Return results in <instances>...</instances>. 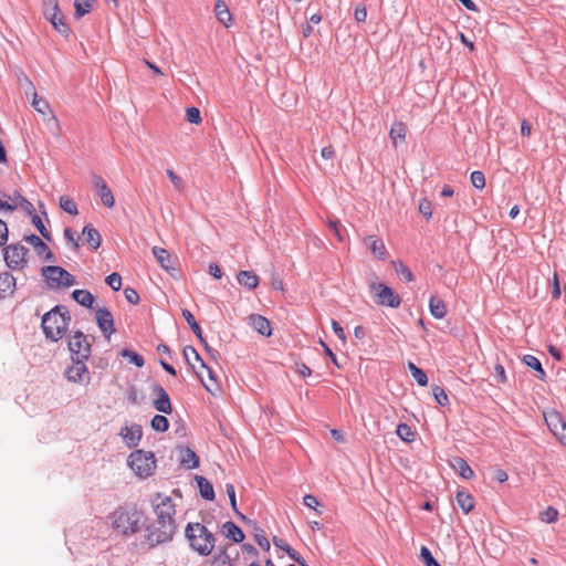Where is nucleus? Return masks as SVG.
Wrapping results in <instances>:
<instances>
[{
    "instance_id": "bb28decb",
    "label": "nucleus",
    "mask_w": 566,
    "mask_h": 566,
    "mask_svg": "<svg viewBox=\"0 0 566 566\" xmlns=\"http://www.w3.org/2000/svg\"><path fill=\"white\" fill-rule=\"evenodd\" d=\"M72 298L86 308H93L95 303L94 295L87 290H74L71 294Z\"/></svg>"
},
{
    "instance_id": "c756f323",
    "label": "nucleus",
    "mask_w": 566,
    "mask_h": 566,
    "mask_svg": "<svg viewBox=\"0 0 566 566\" xmlns=\"http://www.w3.org/2000/svg\"><path fill=\"white\" fill-rule=\"evenodd\" d=\"M457 503L461 507L464 514L470 513L474 507V500L472 495L464 490L457 492Z\"/></svg>"
},
{
    "instance_id": "ddd939ff",
    "label": "nucleus",
    "mask_w": 566,
    "mask_h": 566,
    "mask_svg": "<svg viewBox=\"0 0 566 566\" xmlns=\"http://www.w3.org/2000/svg\"><path fill=\"white\" fill-rule=\"evenodd\" d=\"M93 186H94L95 191L99 196L102 203L106 208H113L115 205V199H114L112 190L109 189V187L107 186L105 180L101 176L94 175L93 176Z\"/></svg>"
},
{
    "instance_id": "f257e3e1",
    "label": "nucleus",
    "mask_w": 566,
    "mask_h": 566,
    "mask_svg": "<svg viewBox=\"0 0 566 566\" xmlns=\"http://www.w3.org/2000/svg\"><path fill=\"white\" fill-rule=\"evenodd\" d=\"M156 520L146 527V542L150 547L172 541L177 531L175 504L170 496L156 494L151 500Z\"/></svg>"
},
{
    "instance_id": "c9c22d12",
    "label": "nucleus",
    "mask_w": 566,
    "mask_h": 566,
    "mask_svg": "<svg viewBox=\"0 0 566 566\" xmlns=\"http://www.w3.org/2000/svg\"><path fill=\"white\" fill-rule=\"evenodd\" d=\"M226 492L229 496L230 505H231L232 510L234 511V513L237 514V516L243 522L248 521V517L238 510L235 490H234V485L232 483L226 484Z\"/></svg>"
},
{
    "instance_id": "a878e982",
    "label": "nucleus",
    "mask_w": 566,
    "mask_h": 566,
    "mask_svg": "<svg viewBox=\"0 0 566 566\" xmlns=\"http://www.w3.org/2000/svg\"><path fill=\"white\" fill-rule=\"evenodd\" d=\"M82 233L86 238V242L92 250L95 251L101 247L102 237L97 229H95L92 224L84 226Z\"/></svg>"
},
{
    "instance_id": "393cba45",
    "label": "nucleus",
    "mask_w": 566,
    "mask_h": 566,
    "mask_svg": "<svg viewBox=\"0 0 566 566\" xmlns=\"http://www.w3.org/2000/svg\"><path fill=\"white\" fill-rule=\"evenodd\" d=\"M195 481L197 482L201 497L206 501H213L216 494L212 484L202 475H196Z\"/></svg>"
},
{
    "instance_id": "aec40b11",
    "label": "nucleus",
    "mask_w": 566,
    "mask_h": 566,
    "mask_svg": "<svg viewBox=\"0 0 566 566\" xmlns=\"http://www.w3.org/2000/svg\"><path fill=\"white\" fill-rule=\"evenodd\" d=\"M153 254L156 258L157 262L160 264V266L164 270H166L168 273L174 275L172 272H175L176 269L170 263V259H171L170 253L164 248L154 247Z\"/></svg>"
},
{
    "instance_id": "4d7b16f0",
    "label": "nucleus",
    "mask_w": 566,
    "mask_h": 566,
    "mask_svg": "<svg viewBox=\"0 0 566 566\" xmlns=\"http://www.w3.org/2000/svg\"><path fill=\"white\" fill-rule=\"evenodd\" d=\"M166 174L170 181L172 182L175 189L178 191H182L185 188L184 180L178 175H176L172 169H167Z\"/></svg>"
},
{
    "instance_id": "0eeeda50",
    "label": "nucleus",
    "mask_w": 566,
    "mask_h": 566,
    "mask_svg": "<svg viewBox=\"0 0 566 566\" xmlns=\"http://www.w3.org/2000/svg\"><path fill=\"white\" fill-rule=\"evenodd\" d=\"M28 248L20 243L9 244L3 249V258L8 268L21 270L27 264Z\"/></svg>"
},
{
    "instance_id": "5701e85b",
    "label": "nucleus",
    "mask_w": 566,
    "mask_h": 566,
    "mask_svg": "<svg viewBox=\"0 0 566 566\" xmlns=\"http://www.w3.org/2000/svg\"><path fill=\"white\" fill-rule=\"evenodd\" d=\"M451 467L461 478L465 480H471L474 476V471L471 469L468 462L461 457L453 458Z\"/></svg>"
},
{
    "instance_id": "de8ad7c7",
    "label": "nucleus",
    "mask_w": 566,
    "mask_h": 566,
    "mask_svg": "<svg viewBox=\"0 0 566 566\" xmlns=\"http://www.w3.org/2000/svg\"><path fill=\"white\" fill-rule=\"evenodd\" d=\"M420 559L424 566H441L433 557L431 551L424 545H422L420 548Z\"/></svg>"
},
{
    "instance_id": "680f3d73",
    "label": "nucleus",
    "mask_w": 566,
    "mask_h": 566,
    "mask_svg": "<svg viewBox=\"0 0 566 566\" xmlns=\"http://www.w3.org/2000/svg\"><path fill=\"white\" fill-rule=\"evenodd\" d=\"M124 296L126 298V301L130 304H138L139 303V295L137 293V291L133 287H126L124 290Z\"/></svg>"
},
{
    "instance_id": "423d86ee",
    "label": "nucleus",
    "mask_w": 566,
    "mask_h": 566,
    "mask_svg": "<svg viewBox=\"0 0 566 566\" xmlns=\"http://www.w3.org/2000/svg\"><path fill=\"white\" fill-rule=\"evenodd\" d=\"M41 272L48 282V286L51 290L61 286L70 287L76 283L75 276L67 272L64 268L59 265L43 266Z\"/></svg>"
},
{
    "instance_id": "37998d69",
    "label": "nucleus",
    "mask_w": 566,
    "mask_h": 566,
    "mask_svg": "<svg viewBox=\"0 0 566 566\" xmlns=\"http://www.w3.org/2000/svg\"><path fill=\"white\" fill-rule=\"evenodd\" d=\"M396 433L405 442H412L415 440V432L407 423H399Z\"/></svg>"
},
{
    "instance_id": "09e8293b",
    "label": "nucleus",
    "mask_w": 566,
    "mask_h": 566,
    "mask_svg": "<svg viewBox=\"0 0 566 566\" xmlns=\"http://www.w3.org/2000/svg\"><path fill=\"white\" fill-rule=\"evenodd\" d=\"M32 223L33 226L36 228V230L40 232V234L46 240V241H52V235L51 233L48 231V229L45 228L44 223L42 222L41 218L35 214V213H32Z\"/></svg>"
},
{
    "instance_id": "f3484780",
    "label": "nucleus",
    "mask_w": 566,
    "mask_h": 566,
    "mask_svg": "<svg viewBox=\"0 0 566 566\" xmlns=\"http://www.w3.org/2000/svg\"><path fill=\"white\" fill-rule=\"evenodd\" d=\"M222 534L233 543H242L244 541L243 531L232 521H227L221 526Z\"/></svg>"
},
{
    "instance_id": "6ab92c4d",
    "label": "nucleus",
    "mask_w": 566,
    "mask_h": 566,
    "mask_svg": "<svg viewBox=\"0 0 566 566\" xmlns=\"http://www.w3.org/2000/svg\"><path fill=\"white\" fill-rule=\"evenodd\" d=\"M250 324L258 333L263 336H270L272 334L270 321L262 315L252 314L250 316Z\"/></svg>"
},
{
    "instance_id": "c85d7f7f",
    "label": "nucleus",
    "mask_w": 566,
    "mask_h": 566,
    "mask_svg": "<svg viewBox=\"0 0 566 566\" xmlns=\"http://www.w3.org/2000/svg\"><path fill=\"white\" fill-rule=\"evenodd\" d=\"M214 14L220 23H222L226 27L230 25V22L232 21V15L223 0H218L216 2Z\"/></svg>"
},
{
    "instance_id": "4468645a",
    "label": "nucleus",
    "mask_w": 566,
    "mask_h": 566,
    "mask_svg": "<svg viewBox=\"0 0 566 566\" xmlns=\"http://www.w3.org/2000/svg\"><path fill=\"white\" fill-rule=\"evenodd\" d=\"M119 436L124 439L128 448H136L143 438V428L140 424L134 423L130 427H123Z\"/></svg>"
},
{
    "instance_id": "39448f33",
    "label": "nucleus",
    "mask_w": 566,
    "mask_h": 566,
    "mask_svg": "<svg viewBox=\"0 0 566 566\" xmlns=\"http://www.w3.org/2000/svg\"><path fill=\"white\" fill-rule=\"evenodd\" d=\"M128 465L140 478H147L156 469L155 455L151 451L135 450L128 457Z\"/></svg>"
},
{
    "instance_id": "13d9d810",
    "label": "nucleus",
    "mask_w": 566,
    "mask_h": 566,
    "mask_svg": "<svg viewBox=\"0 0 566 566\" xmlns=\"http://www.w3.org/2000/svg\"><path fill=\"white\" fill-rule=\"evenodd\" d=\"M284 552L289 555V557L292 560L297 563L300 566H308L305 559L292 546H286Z\"/></svg>"
},
{
    "instance_id": "0e129e2a",
    "label": "nucleus",
    "mask_w": 566,
    "mask_h": 566,
    "mask_svg": "<svg viewBox=\"0 0 566 566\" xmlns=\"http://www.w3.org/2000/svg\"><path fill=\"white\" fill-rule=\"evenodd\" d=\"M355 20L358 23L365 22L367 18V10L365 6H357L354 12Z\"/></svg>"
},
{
    "instance_id": "20e7f679",
    "label": "nucleus",
    "mask_w": 566,
    "mask_h": 566,
    "mask_svg": "<svg viewBox=\"0 0 566 566\" xmlns=\"http://www.w3.org/2000/svg\"><path fill=\"white\" fill-rule=\"evenodd\" d=\"M185 537L190 548L200 556L207 557L214 549L216 536L201 523H188Z\"/></svg>"
},
{
    "instance_id": "dca6fc26",
    "label": "nucleus",
    "mask_w": 566,
    "mask_h": 566,
    "mask_svg": "<svg viewBox=\"0 0 566 566\" xmlns=\"http://www.w3.org/2000/svg\"><path fill=\"white\" fill-rule=\"evenodd\" d=\"M180 458L179 463L185 469H196L200 464V459L198 454L190 448H179Z\"/></svg>"
},
{
    "instance_id": "8fccbe9b",
    "label": "nucleus",
    "mask_w": 566,
    "mask_h": 566,
    "mask_svg": "<svg viewBox=\"0 0 566 566\" xmlns=\"http://www.w3.org/2000/svg\"><path fill=\"white\" fill-rule=\"evenodd\" d=\"M558 518V511L554 506H548L545 511L539 513V520L542 522L552 524Z\"/></svg>"
},
{
    "instance_id": "7c9ffc66",
    "label": "nucleus",
    "mask_w": 566,
    "mask_h": 566,
    "mask_svg": "<svg viewBox=\"0 0 566 566\" xmlns=\"http://www.w3.org/2000/svg\"><path fill=\"white\" fill-rule=\"evenodd\" d=\"M245 523L248 524H251L255 531V534H254V539L255 542L258 543V545L264 549V551H270L271 548V544H270V541L268 539V537L265 536L264 532L262 528H260L258 526V523L256 522H253L251 520L248 518V521H245Z\"/></svg>"
},
{
    "instance_id": "2eb2a0df",
    "label": "nucleus",
    "mask_w": 566,
    "mask_h": 566,
    "mask_svg": "<svg viewBox=\"0 0 566 566\" xmlns=\"http://www.w3.org/2000/svg\"><path fill=\"white\" fill-rule=\"evenodd\" d=\"M546 421L551 431L558 439V441L566 446V422L562 420L560 415L555 412L551 415L549 419L546 418Z\"/></svg>"
},
{
    "instance_id": "79ce46f5",
    "label": "nucleus",
    "mask_w": 566,
    "mask_h": 566,
    "mask_svg": "<svg viewBox=\"0 0 566 566\" xmlns=\"http://www.w3.org/2000/svg\"><path fill=\"white\" fill-rule=\"evenodd\" d=\"M328 227L333 231L334 235L337 238L339 242H344L346 239V229L342 226L340 221L337 219H329Z\"/></svg>"
},
{
    "instance_id": "e2e57ef3",
    "label": "nucleus",
    "mask_w": 566,
    "mask_h": 566,
    "mask_svg": "<svg viewBox=\"0 0 566 566\" xmlns=\"http://www.w3.org/2000/svg\"><path fill=\"white\" fill-rule=\"evenodd\" d=\"M64 238L72 244L73 250L78 249V239L75 238V232L71 228L64 229Z\"/></svg>"
},
{
    "instance_id": "49530a36",
    "label": "nucleus",
    "mask_w": 566,
    "mask_h": 566,
    "mask_svg": "<svg viewBox=\"0 0 566 566\" xmlns=\"http://www.w3.org/2000/svg\"><path fill=\"white\" fill-rule=\"evenodd\" d=\"M390 138L395 144H397L398 140L405 142L406 126L402 123L395 124L390 129Z\"/></svg>"
},
{
    "instance_id": "7ed1b4c3",
    "label": "nucleus",
    "mask_w": 566,
    "mask_h": 566,
    "mask_svg": "<svg viewBox=\"0 0 566 566\" xmlns=\"http://www.w3.org/2000/svg\"><path fill=\"white\" fill-rule=\"evenodd\" d=\"M71 314L66 306L55 305L42 317L41 327L45 337L52 342L60 340L69 329Z\"/></svg>"
},
{
    "instance_id": "9b49d317",
    "label": "nucleus",
    "mask_w": 566,
    "mask_h": 566,
    "mask_svg": "<svg viewBox=\"0 0 566 566\" xmlns=\"http://www.w3.org/2000/svg\"><path fill=\"white\" fill-rule=\"evenodd\" d=\"M95 319L105 338L109 339L112 334L116 331L111 311L106 307H98L95 313Z\"/></svg>"
},
{
    "instance_id": "5fc2aeb1",
    "label": "nucleus",
    "mask_w": 566,
    "mask_h": 566,
    "mask_svg": "<svg viewBox=\"0 0 566 566\" xmlns=\"http://www.w3.org/2000/svg\"><path fill=\"white\" fill-rule=\"evenodd\" d=\"M186 117H187V120L189 123L196 124V125H198L202 120L201 119L200 111L197 107H189V108H187Z\"/></svg>"
},
{
    "instance_id": "72a5a7b5",
    "label": "nucleus",
    "mask_w": 566,
    "mask_h": 566,
    "mask_svg": "<svg viewBox=\"0 0 566 566\" xmlns=\"http://www.w3.org/2000/svg\"><path fill=\"white\" fill-rule=\"evenodd\" d=\"M95 1L96 0H74L75 18L81 19L90 13Z\"/></svg>"
},
{
    "instance_id": "a18cd8bd",
    "label": "nucleus",
    "mask_w": 566,
    "mask_h": 566,
    "mask_svg": "<svg viewBox=\"0 0 566 566\" xmlns=\"http://www.w3.org/2000/svg\"><path fill=\"white\" fill-rule=\"evenodd\" d=\"M60 207L65 212L72 214V216H76L78 213L77 206H76L75 201L70 197L62 196L60 198Z\"/></svg>"
},
{
    "instance_id": "b1692460",
    "label": "nucleus",
    "mask_w": 566,
    "mask_h": 566,
    "mask_svg": "<svg viewBox=\"0 0 566 566\" xmlns=\"http://www.w3.org/2000/svg\"><path fill=\"white\" fill-rule=\"evenodd\" d=\"M237 280L240 285L247 287L250 291L256 289L259 285V276L252 271H240L237 274Z\"/></svg>"
},
{
    "instance_id": "052dcab7",
    "label": "nucleus",
    "mask_w": 566,
    "mask_h": 566,
    "mask_svg": "<svg viewBox=\"0 0 566 566\" xmlns=\"http://www.w3.org/2000/svg\"><path fill=\"white\" fill-rule=\"evenodd\" d=\"M397 273L406 282H411L415 280V276H413L411 270L403 263H400L399 268L397 269Z\"/></svg>"
},
{
    "instance_id": "4c0bfd02",
    "label": "nucleus",
    "mask_w": 566,
    "mask_h": 566,
    "mask_svg": "<svg viewBox=\"0 0 566 566\" xmlns=\"http://www.w3.org/2000/svg\"><path fill=\"white\" fill-rule=\"evenodd\" d=\"M32 106L35 108L36 112L41 113L43 116L50 115V119H53L56 123L55 116L50 111V105L46 101L38 98L36 94L34 95Z\"/></svg>"
},
{
    "instance_id": "cd10ccee",
    "label": "nucleus",
    "mask_w": 566,
    "mask_h": 566,
    "mask_svg": "<svg viewBox=\"0 0 566 566\" xmlns=\"http://www.w3.org/2000/svg\"><path fill=\"white\" fill-rule=\"evenodd\" d=\"M429 311L434 318L442 319L447 315V305L437 296H431L429 300Z\"/></svg>"
},
{
    "instance_id": "c03bdc74",
    "label": "nucleus",
    "mask_w": 566,
    "mask_h": 566,
    "mask_svg": "<svg viewBox=\"0 0 566 566\" xmlns=\"http://www.w3.org/2000/svg\"><path fill=\"white\" fill-rule=\"evenodd\" d=\"M42 6L45 18L52 15L54 19L61 12L57 0H42Z\"/></svg>"
},
{
    "instance_id": "f8f14e48",
    "label": "nucleus",
    "mask_w": 566,
    "mask_h": 566,
    "mask_svg": "<svg viewBox=\"0 0 566 566\" xmlns=\"http://www.w3.org/2000/svg\"><path fill=\"white\" fill-rule=\"evenodd\" d=\"M151 391L156 395V399L153 401L154 408L159 412L170 415L172 412V405L166 389L161 385L155 384L151 387Z\"/></svg>"
},
{
    "instance_id": "e433bc0d",
    "label": "nucleus",
    "mask_w": 566,
    "mask_h": 566,
    "mask_svg": "<svg viewBox=\"0 0 566 566\" xmlns=\"http://www.w3.org/2000/svg\"><path fill=\"white\" fill-rule=\"evenodd\" d=\"M408 368H409L412 377L415 378V380L417 381V384L419 386H427L428 385V376H427V374L424 373L423 369L419 368L412 361H409Z\"/></svg>"
},
{
    "instance_id": "f03ea898",
    "label": "nucleus",
    "mask_w": 566,
    "mask_h": 566,
    "mask_svg": "<svg viewBox=\"0 0 566 566\" xmlns=\"http://www.w3.org/2000/svg\"><path fill=\"white\" fill-rule=\"evenodd\" d=\"M113 528L124 536H132L142 531L147 523V516L137 509L119 507L111 516Z\"/></svg>"
},
{
    "instance_id": "9d476101",
    "label": "nucleus",
    "mask_w": 566,
    "mask_h": 566,
    "mask_svg": "<svg viewBox=\"0 0 566 566\" xmlns=\"http://www.w3.org/2000/svg\"><path fill=\"white\" fill-rule=\"evenodd\" d=\"M72 359H73V365L65 369V373H64L65 378L69 381L75 382V384H82V385L90 384L91 376H90L88 368L85 364L86 359H78V358H72Z\"/></svg>"
},
{
    "instance_id": "412c9836",
    "label": "nucleus",
    "mask_w": 566,
    "mask_h": 566,
    "mask_svg": "<svg viewBox=\"0 0 566 566\" xmlns=\"http://www.w3.org/2000/svg\"><path fill=\"white\" fill-rule=\"evenodd\" d=\"M365 241L369 250L376 258H378L379 260H386L387 250L381 239H378L375 235H368Z\"/></svg>"
},
{
    "instance_id": "338daca9",
    "label": "nucleus",
    "mask_w": 566,
    "mask_h": 566,
    "mask_svg": "<svg viewBox=\"0 0 566 566\" xmlns=\"http://www.w3.org/2000/svg\"><path fill=\"white\" fill-rule=\"evenodd\" d=\"M332 329H333V332L335 333V335H336L339 339H342V340H345V339H346V335H345L344 328H343V327H342V325H340L337 321H335V319H333V321H332Z\"/></svg>"
},
{
    "instance_id": "864d4df0",
    "label": "nucleus",
    "mask_w": 566,
    "mask_h": 566,
    "mask_svg": "<svg viewBox=\"0 0 566 566\" xmlns=\"http://www.w3.org/2000/svg\"><path fill=\"white\" fill-rule=\"evenodd\" d=\"M471 184L473 187L478 189H483L485 187V176L482 171L475 170L471 174Z\"/></svg>"
},
{
    "instance_id": "ea45409f",
    "label": "nucleus",
    "mask_w": 566,
    "mask_h": 566,
    "mask_svg": "<svg viewBox=\"0 0 566 566\" xmlns=\"http://www.w3.org/2000/svg\"><path fill=\"white\" fill-rule=\"evenodd\" d=\"M120 356L128 359V361L130 364L135 365L136 367H143L145 365L144 357L132 349H128V348L122 349Z\"/></svg>"
},
{
    "instance_id": "f704fd0d",
    "label": "nucleus",
    "mask_w": 566,
    "mask_h": 566,
    "mask_svg": "<svg viewBox=\"0 0 566 566\" xmlns=\"http://www.w3.org/2000/svg\"><path fill=\"white\" fill-rule=\"evenodd\" d=\"M24 240L30 245H32V248L34 249V251L36 252V254L39 256L41 254H43L46 251V249L49 248L48 244L41 238H39L36 234H33V233L25 235Z\"/></svg>"
},
{
    "instance_id": "3c124183",
    "label": "nucleus",
    "mask_w": 566,
    "mask_h": 566,
    "mask_svg": "<svg viewBox=\"0 0 566 566\" xmlns=\"http://www.w3.org/2000/svg\"><path fill=\"white\" fill-rule=\"evenodd\" d=\"M432 394L438 405L444 407L449 403L448 395L444 389L438 385L432 387Z\"/></svg>"
},
{
    "instance_id": "69168bd1",
    "label": "nucleus",
    "mask_w": 566,
    "mask_h": 566,
    "mask_svg": "<svg viewBox=\"0 0 566 566\" xmlns=\"http://www.w3.org/2000/svg\"><path fill=\"white\" fill-rule=\"evenodd\" d=\"M303 504L308 507V509H314L316 510V506L319 504L318 503V500L316 499V496L312 495V494H306L304 497H303Z\"/></svg>"
},
{
    "instance_id": "4be33fe9",
    "label": "nucleus",
    "mask_w": 566,
    "mask_h": 566,
    "mask_svg": "<svg viewBox=\"0 0 566 566\" xmlns=\"http://www.w3.org/2000/svg\"><path fill=\"white\" fill-rule=\"evenodd\" d=\"M15 287V279L10 272L0 273V298L11 295Z\"/></svg>"
},
{
    "instance_id": "603ef678",
    "label": "nucleus",
    "mask_w": 566,
    "mask_h": 566,
    "mask_svg": "<svg viewBox=\"0 0 566 566\" xmlns=\"http://www.w3.org/2000/svg\"><path fill=\"white\" fill-rule=\"evenodd\" d=\"M105 282L113 291H119L122 287V276L116 272L107 275Z\"/></svg>"
},
{
    "instance_id": "a211bd4d",
    "label": "nucleus",
    "mask_w": 566,
    "mask_h": 566,
    "mask_svg": "<svg viewBox=\"0 0 566 566\" xmlns=\"http://www.w3.org/2000/svg\"><path fill=\"white\" fill-rule=\"evenodd\" d=\"M182 317L186 319V322L188 323V325L190 326L191 331L193 332V334L197 336V338L200 340V343L205 346V348L211 353L212 349L209 347V345L207 344L205 337H203V334H202V329L201 327L199 326V324L197 323V321L195 319V316L192 315V313L187 310V308H184L182 310Z\"/></svg>"
},
{
    "instance_id": "774afa93",
    "label": "nucleus",
    "mask_w": 566,
    "mask_h": 566,
    "mask_svg": "<svg viewBox=\"0 0 566 566\" xmlns=\"http://www.w3.org/2000/svg\"><path fill=\"white\" fill-rule=\"evenodd\" d=\"M214 559L221 562L222 564H231V558L228 555L226 547L219 549L218 554L214 556Z\"/></svg>"
},
{
    "instance_id": "a19ab883",
    "label": "nucleus",
    "mask_w": 566,
    "mask_h": 566,
    "mask_svg": "<svg viewBox=\"0 0 566 566\" xmlns=\"http://www.w3.org/2000/svg\"><path fill=\"white\" fill-rule=\"evenodd\" d=\"M182 355H184L187 364L190 365L193 369H195V366L192 365L191 359L199 361L201 364V367H206L205 361L202 360V358L200 357V355L198 354V352L196 350L195 347L186 346L182 350Z\"/></svg>"
},
{
    "instance_id": "473e14b6",
    "label": "nucleus",
    "mask_w": 566,
    "mask_h": 566,
    "mask_svg": "<svg viewBox=\"0 0 566 566\" xmlns=\"http://www.w3.org/2000/svg\"><path fill=\"white\" fill-rule=\"evenodd\" d=\"M46 19L51 22V24L53 25V28L59 32L61 33L62 35L64 36H69L70 32H71V29L70 27L66 24V22L64 21V18L63 15L61 14V12L59 14H56V18H52V15H49L46 17Z\"/></svg>"
},
{
    "instance_id": "bf43d9fd",
    "label": "nucleus",
    "mask_w": 566,
    "mask_h": 566,
    "mask_svg": "<svg viewBox=\"0 0 566 566\" xmlns=\"http://www.w3.org/2000/svg\"><path fill=\"white\" fill-rule=\"evenodd\" d=\"M419 212L426 218H431V216H432L431 201L428 200L427 198L421 199L419 202Z\"/></svg>"
},
{
    "instance_id": "2f4dec72",
    "label": "nucleus",
    "mask_w": 566,
    "mask_h": 566,
    "mask_svg": "<svg viewBox=\"0 0 566 566\" xmlns=\"http://www.w3.org/2000/svg\"><path fill=\"white\" fill-rule=\"evenodd\" d=\"M522 360H523V363H524L527 367H530V368H532V369H534L535 371H537V373H538L537 377H538L541 380H544V379H545V377H546V373H545V370L543 369L542 364H541V361H539V359H538L537 357H535V356H533V355H528V354H527V355H525V356L523 357V359H522Z\"/></svg>"
},
{
    "instance_id": "6e6552de",
    "label": "nucleus",
    "mask_w": 566,
    "mask_h": 566,
    "mask_svg": "<svg viewBox=\"0 0 566 566\" xmlns=\"http://www.w3.org/2000/svg\"><path fill=\"white\" fill-rule=\"evenodd\" d=\"M370 287L375 292L376 304L391 308H397L400 306L401 298L399 294L390 286L384 283H373Z\"/></svg>"
},
{
    "instance_id": "6e6d98bb",
    "label": "nucleus",
    "mask_w": 566,
    "mask_h": 566,
    "mask_svg": "<svg viewBox=\"0 0 566 566\" xmlns=\"http://www.w3.org/2000/svg\"><path fill=\"white\" fill-rule=\"evenodd\" d=\"M15 198L18 200V205L19 207L24 210L27 213L29 214H32L34 212V207L33 205L27 199L24 198L22 195H20L19 192L15 193Z\"/></svg>"
},
{
    "instance_id": "58836bf2",
    "label": "nucleus",
    "mask_w": 566,
    "mask_h": 566,
    "mask_svg": "<svg viewBox=\"0 0 566 566\" xmlns=\"http://www.w3.org/2000/svg\"><path fill=\"white\" fill-rule=\"evenodd\" d=\"M150 427L157 432H166L169 429V420L163 415H155L150 420Z\"/></svg>"
},
{
    "instance_id": "1a4fd4ad",
    "label": "nucleus",
    "mask_w": 566,
    "mask_h": 566,
    "mask_svg": "<svg viewBox=\"0 0 566 566\" xmlns=\"http://www.w3.org/2000/svg\"><path fill=\"white\" fill-rule=\"evenodd\" d=\"M67 346L72 354V358L88 359L91 356L92 345L88 342L87 336L81 331H76L70 335Z\"/></svg>"
}]
</instances>
